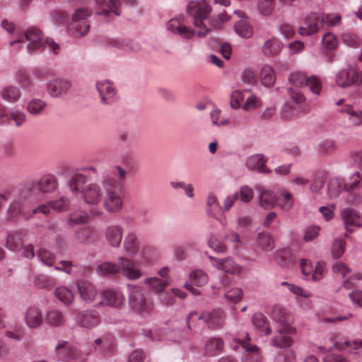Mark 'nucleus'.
<instances>
[{
  "mask_svg": "<svg viewBox=\"0 0 362 362\" xmlns=\"http://www.w3.org/2000/svg\"><path fill=\"white\" fill-rule=\"evenodd\" d=\"M187 11L192 18L193 27L188 25L189 21L183 15H178L166 23L167 30L183 39H192L196 35L199 37H205L211 30L206 23L211 11L210 6L204 0L191 1Z\"/></svg>",
  "mask_w": 362,
  "mask_h": 362,
  "instance_id": "f257e3e1",
  "label": "nucleus"
},
{
  "mask_svg": "<svg viewBox=\"0 0 362 362\" xmlns=\"http://www.w3.org/2000/svg\"><path fill=\"white\" fill-rule=\"evenodd\" d=\"M127 172L119 165L115 166L102 180L104 194L103 208L110 214L119 212L123 208L124 180Z\"/></svg>",
  "mask_w": 362,
  "mask_h": 362,
  "instance_id": "f03ea898",
  "label": "nucleus"
},
{
  "mask_svg": "<svg viewBox=\"0 0 362 362\" xmlns=\"http://www.w3.org/2000/svg\"><path fill=\"white\" fill-rule=\"evenodd\" d=\"M87 177L81 173H76L70 178L68 186L69 190L74 194H80L86 204L90 206H98L101 204L104 191L102 185L97 183L87 184Z\"/></svg>",
  "mask_w": 362,
  "mask_h": 362,
  "instance_id": "7ed1b4c3",
  "label": "nucleus"
},
{
  "mask_svg": "<svg viewBox=\"0 0 362 362\" xmlns=\"http://www.w3.org/2000/svg\"><path fill=\"white\" fill-rule=\"evenodd\" d=\"M117 264L105 262L96 267V273L99 276H112L119 272L129 280L134 281L142 276L143 274L136 267V262L132 259L121 257L118 259Z\"/></svg>",
  "mask_w": 362,
  "mask_h": 362,
  "instance_id": "20e7f679",
  "label": "nucleus"
},
{
  "mask_svg": "<svg viewBox=\"0 0 362 362\" xmlns=\"http://www.w3.org/2000/svg\"><path fill=\"white\" fill-rule=\"evenodd\" d=\"M341 21L340 15L310 13L305 19V26L298 29L301 35H310L316 33L323 25L334 26L339 25Z\"/></svg>",
  "mask_w": 362,
  "mask_h": 362,
  "instance_id": "39448f33",
  "label": "nucleus"
},
{
  "mask_svg": "<svg viewBox=\"0 0 362 362\" xmlns=\"http://www.w3.org/2000/svg\"><path fill=\"white\" fill-rule=\"evenodd\" d=\"M25 37L28 42L26 48L30 54L40 52L46 47L55 54L59 53V45L52 39H45L42 33L37 28H29L25 32Z\"/></svg>",
  "mask_w": 362,
  "mask_h": 362,
  "instance_id": "423d86ee",
  "label": "nucleus"
},
{
  "mask_svg": "<svg viewBox=\"0 0 362 362\" xmlns=\"http://www.w3.org/2000/svg\"><path fill=\"white\" fill-rule=\"evenodd\" d=\"M35 188L33 182H27L18 192L14 190L12 202L7 209L9 218L16 219L21 215H24L26 211V200L29 197L32 190Z\"/></svg>",
  "mask_w": 362,
  "mask_h": 362,
  "instance_id": "0eeeda50",
  "label": "nucleus"
},
{
  "mask_svg": "<svg viewBox=\"0 0 362 362\" xmlns=\"http://www.w3.org/2000/svg\"><path fill=\"white\" fill-rule=\"evenodd\" d=\"M93 13L89 8H78L72 15V21L67 27L69 34L74 37L86 35L89 31L88 18Z\"/></svg>",
  "mask_w": 362,
  "mask_h": 362,
  "instance_id": "6e6552de",
  "label": "nucleus"
},
{
  "mask_svg": "<svg viewBox=\"0 0 362 362\" xmlns=\"http://www.w3.org/2000/svg\"><path fill=\"white\" fill-rule=\"evenodd\" d=\"M129 305L136 312L145 315L153 310V303L151 298H147L142 289L136 286H130Z\"/></svg>",
  "mask_w": 362,
  "mask_h": 362,
  "instance_id": "1a4fd4ad",
  "label": "nucleus"
},
{
  "mask_svg": "<svg viewBox=\"0 0 362 362\" xmlns=\"http://www.w3.org/2000/svg\"><path fill=\"white\" fill-rule=\"evenodd\" d=\"M250 340L248 333L246 334L245 339L234 338L231 343L232 349L237 351L240 346L245 350V352L243 356L242 362H260L261 354L259 349L256 345L250 344L249 343Z\"/></svg>",
  "mask_w": 362,
  "mask_h": 362,
  "instance_id": "9d476101",
  "label": "nucleus"
},
{
  "mask_svg": "<svg viewBox=\"0 0 362 362\" xmlns=\"http://www.w3.org/2000/svg\"><path fill=\"white\" fill-rule=\"evenodd\" d=\"M271 317L279 325L278 333H295L296 329L290 324L289 315L286 309L282 305H274L272 309Z\"/></svg>",
  "mask_w": 362,
  "mask_h": 362,
  "instance_id": "9b49d317",
  "label": "nucleus"
},
{
  "mask_svg": "<svg viewBox=\"0 0 362 362\" xmlns=\"http://www.w3.org/2000/svg\"><path fill=\"white\" fill-rule=\"evenodd\" d=\"M70 199L66 197H62L58 199L49 202L47 204H42L32 210V215L42 213L44 215H48L50 210L56 211H64L68 210L70 206Z\"/></svg>",
  "mask_w": 362,
  "mask_h": 362,
  "instance_id": "f8f14e48",
  "label": "nucleus"
},
{
  "mask_svg": "<svg viewBox=\"0 0 362 362\" xmlns=\"http://www.w3.org/2000/svg\"><path fill=\"white\" fill-rule=\"evenodd\" d=\"M76 322L82 328L93 329L100 323V316L96 310H83L76 314Z\"/></svg>",
  "mask_w": 362,
  "mask_h": 362,
  "instance_id": "ddd939ff",
  "label": "nucleus"
},
{
  "mask_svg": "<svg viewBox=\"0 0 362 362\" xmlns=\"http://www.w3.org/2000/svg\"><path fill=\"white\" fill-rule=\"evenodd\" d=\"M209 258L212 261L211 264L214 267L226 273L232 275H238L240 274L243 271V267L240 264L235 263L231 257L218 259L209 256Z\"/></svg>",
  "mask_w": 362,
  "mask_h": 362,
  "instance_id": "4468645a",
  "label": "nucleus"
},
{
  "mask_svg": "<svg viewBox=\"0 0 362 362\" xmlns=\"http://www.w3.org/2000/svg\"><path fill=\"white\" fill-rule=\"evenodd\" d=\"M76 284L81 298L86 303H92L98 294L94 284L83 279L77 280Z\"/></svg>",
  "mask_w": 362,
  "mask_h": 362,
  "instance_id": "2eb2a0df",
  "label": "nucleus"
},
{
  "mask_svg": "<svg viewBox=\"0 0 362 362\" xmlns=\"http://www.w3.org/2000/svg\"><path fill=\"white\" fill-rule=\"evenodd\" d=\"M71 82L65 78H56L47 83V91L52 97H60L67 93L71 88Z\"/></svg>",
  "mask_w": 362,
  "mask_h": 362,
  "instance_id": "dca6fc26",
  "label": "nucleus"
},
{
  "mask_svg": "<svg viewBox=\"0 0 362 362\" xmlns=\"http://www.w3.org/2000/svg\"><path fill=\"white\" fill-rule=\"evenodd\" d=\"M198 320H202L209 327L214 329L221 326L225 320V313L221 309L214 310L212 312H204Z\"/></svg>",
  "mask_w": 362,
  "mask_h": 362,
  "instance_id": "f3484780",
  "label": "nucleus"
},
{
  "mask_svg": "<svg viewBox=\"0 0 362 362\" xmlns=\"http://www.w3.org/2000/svg\"><path fill=\"white\" fill-rule=\"evenodd\" d=\"M332 343L328 346L321 347V349H324L325 350H329L333 348H337L339 350H344L347 349L348 351L352 354H356L358 353L359 350L362 351V339H356V340H346L344 342L335 341L334 339H331Z\"/></svg>",
  "mask_w": 362,
  "mask_h": 362,
  "instance_id": "a211bd4d",
  "label": "nucleus"
},
{
  "mask_svg": "<svg viewBox=\"0 0 362 362\" xmlns=\"http://www.w3.org/2000/svg\"><path fill=\"white\" fill-rule=\"evenodd\" d=\"M96 88L101 102L104 104H110L116 94V89L112 83L107 80L100 81L97 83Z\"/></svg>",
  "mask_w": 362,
  "mask_h": 362,
  "instance_id": "6ab92c4d",
  "label": "nucleus"
},
{
  "mask_svg": "<svg viewBox=\"0 0 362 362\" xmlns=\"http://www.w3.org/2000/svg\"><path fill=\"white\" fill-rule=\"evenodd\" d=\"M37 185L38 190L43 194H49L54 192L58 187V179L52 174H47L43 175L37 182L30 181Z\"/></svg>",
  "mask_w": 362,
  "mask_h": 362,
  "instance_id": "aec40b11",
  "label": "nucleus"
},
{
  "mask_svg": "<svg viewBox=\"0 0 362 362\" xmlns=\"http://www.w3.org/2000/svg\"><path fill=\"white\" fill-rule=\"evenodd\" d=\"M190 284L187 283L185 288L192 292L194 295L198 296L201 294L199 289L194 288L192 284L197 286H202L208 281L207 274L202 270H195L191 273L189 276Z\"/></svg>",
  "mask_w": 362,
  "mask_h": 362,
  "instance_id": "412c9836",
  "label": "nucleus"
},
{
  "mask_svg": "<svg viewBox=\"0 0 362 362\" xmlns=\"http://www.w3.org/2000/svg\"><path fill=\"white\" fill-rule=\"evenodd\" d=\"M296 258L297 255L296 252L288 247L278 250L274 253V261L281 267L293 265Z\"/></svg>",
  "mask_w": 362,
  "mask_h": 362,
  "instance_id": "4be33fe9",
  "label": "nucleus"
},
{
  "mask_svg": "<svg viewBox=\"0 0 362 362\" xmlns=\"http://www.w3.org/2000/svg\"><path fill=\"white\" fill-rule=\"evenodd\" d=\"M283 48V43L276 37H272L264 42L261 50L266 57H274L279 55Z\"/></svg>",
  "mask_w": 362,
  "mask_h": 362,
  "instance_id": "5701e85b",
  "label": "nucleus"
},
{
  "mask_svg": "<svg viewBox=\"0 0 362 362\" xmlns=\"http://www.w3.org/2000/svg\"><path fill=\"white\" fill-rule=\"evenodd\" d=\"M103 301L106 305H110L113 308H120L124 300L123 294L118 290L116 289H107L105 290L103 293Z\"/></svg>",
  "mask_w": 362,
  "mask_h": 362,
  "instance_id": "b1692460",
  "label": "nucleus"
},
{
  "mask_svg": "<svg viewBox=\"0 0 362 362\" xmlns=\"http://www.w3.org/2000/svg\"><path fill=\"white\" fill-rule=\"evenodd\" d=\"M25 323L30 328L39 327L42 322L43 317L41 310L36 306L28 308L25 313Z\"/></svg>",
  "mask_w": 362,
  "mask_h": 362,
  "instance_id": "393cba45",
  "label": "nucleus"
},
{
  "mask_svg": "<svg viewBox=\"0 0 362 362\" xmlns=\"http://www.w3.org/2000/svg\"><path fill=\"white\" fill-rule=\"evenodd\" d=\"M4 122L17 127H21L26 121L25 113L20 110L12 109L1 115Z\"/></svg>",
  "mask_w": 362,
  "mask_h": 362,
  "instance_id": "a878e982",
  "label": "nucleus"
},
{
  "mask_svg": "<svg viewBox=\"0 0 362 362\" xmlns=\"http://www.w3.org/2000/svg\"><path fill=\"white\" fill-rule=\"evenodd\" d=\"M123 229L120 226L112 225L105 229V238L108 243L114 247L119 246L122 238Z\"/></svg>",
  "mask_w": 362,
  "mask_h": 362,
  "instance_id": "bb28decb",
  "label": "nucleus"
},
{
  "mask_svg": "<svg viewBox=\"0 0 362 362\" xmlns=\"http://www.w3.org/2000/svg\"><path fill=\"white\" fill-rule=\"evenodd\" d=\"M234 13L241 18L235 25L236 33L242 37H251L253 34V30L251 25L245 20V13L242 11H235Z\"/></svg>",
  "mask_w": 362,
  "mask_h": 362,
  "instance_id": "cd10ccee",
  "label": "nucleus"
},
{
  "mask_svg": "<svg viewBox=\"0 0 362 362\" xmlns=\"http://www.w3.org/2000/svg\"><path fill=\"white\" fill-rule=\"evenodd\" d=\"M344 221L345 228L349 232H352L354 227L361 225V217L358 213L351 209H345L341 214Z\"/></svg>",
  "mask_w": 362,
  "mask_h": 362,
  "instance_id": "c85d7f7f",
  "label": "nucleus"
},
{
  "mask_svg": "<svg viewBox=\"0 0 362 362\" xmlns=\"http://www.w3.org/2000/svg\"><path fill=\"white\" fill-rule=\"evenodd\" d=\"M339 111L349 115V120L353 127L362 126V110H356L354 105L346 103Z\"/></svg>",
  "mask_w": 362,
  "mask_h": 362,
  "instance_id": "c756f323",
  "label": "nucleus"
},
{
  "mask_svg": "<svg viewBox=\"0 0 362 362\" xmlns=\"http://www.w3.org/2000/svg\"><path fill=\"white\" fill-rule=\"evenodd\" d=\"M66 321L64 314L58 309H51L46 313L45 322L51 327H62L65 325Z\"/></svg>",
  "mask_w": 362,
  "mask_h": 362,
  "instance_id": "7c9ffc66",
  "label": "nucleus"
},
{
  "mask_svg": "<svg viewBox=\"0 0 362 362\" xmlns=\"http://www.w3.org/2000/svg\"><path fill=\"white\" fill-rule=\"evenodd\" d=\"M98 6L106 5V8H103L99 15H103L105 16H109L112 13L115 16H119L121 14L120 10V1L119 0H94Z\"/></svg>",
  "mask_w": 362,
  "mask_h": 362,
  "instance_id": "2f4dec72",
  "label": "nucleus"
},
{
  "mask_svg": "<svg viewBox=\"0 0 362 362\" xmlns=\"http://www.w3.org/2000/svg\"><path fill=\"white\" fill-rule=\"evenodd\" d=\"M257 189L260 192V206L264 209L273 208L277 203V198L274 192L262 187H257Z\"/></svg>",
  "mask_w": 362,
  "mask_h": 362,
  "instance_id": "473e14b6",
  "label": "nucleus"
},
{
  "mask_svg": "<svg viewBox=\"0 0 362 362\" xmlns=\"http://www.w3.org/2000/svg\"><path fill=\"white\" fill-rule=\"evenodd\" d=\"M223 346L224 342L221 338H209L205 343V354L210 356L218 355L222 352Z\"/></svg>",
  "mask_w": 362,
  "mask_h": 362,
  "instance_id": "72a5a7b5",
  "label": "nucleus"
},
{
  "mask_svg": "<svg viewBox=\"0 0 362 362\" xmlns=\"http://www.w3.org/2000/svg\"><path fill=\"white\" fill-rule=\"evenodd\" d=\"M25 233L23 230H16L10 233L6 238V247L10 250H17L20 249L23 243V238Z\"/></svg>",
  "mask_w": 362,
  "mask_h": 362,
  "instance_id": "f704fd0d",
  "label": "nucleus"
},
{
  "mask_svg": "<svg viewBox=\"0 0 362 362\" xmlns=\"http://www.w3.org/2000/svg\"><path fill=\"white\" fill-rule=\"evenodd\" d=\"M252 322L255 329H257L260 334L269 335L272 333L269 321L263 314L260 313H255L252 317Z\"/></svg>",
  "mask_w": 362,
  "mask_h": 362,
  "instance_id": "c9c22d12",
  "label": "nucleus"
},
{
  "mask_svg": "<svg viewBox=\"0 0 362 362\" xmlns=\"http://www.w3.org/2000/svg\"><path fill=\"white\" fill-rule=\"evenodd\" d=\"M123 244L128 255L134 257L139 252V243L134 233H129L125 236Z\"/></svg>",
  "mask_w": 362,
  "mask_h": 362,
  "instance_id": "e433bc0d",
  "label": "nucleus"
},
{
  "mask_svg": "<svg viewBox=\"0 0 362 362\" xmlns=\"http://www.w3.org/2000/svg\"><path fill=\"white\" fill-rule=\"evenodd\" d=\"M265 163L266 159L262 155H252L247 159L246 166L250 170H255L259 173H267Z\"/></svg>",
  "mask_w": 362,
  "mask_h": 362,
  "instance_id": "4c0bfd02",
  "label": "nucleus"
},
{
  "mask_svg": "<svg viewBox=\"0 0 362 362\" xmlns=\"http://www.w3.org/2000/svg\"><path fill=\"white\" fill-rule=\"evenodd\" d=\"M260 81L264 86L270 87L274 84L276 75L273 68L268 65H264L259 73Z\"/></svg>",
  "mask_w": 362,
  "mask_h": 362,
  "instance_id": "58836bf2",
  "label": "nucleus"
},
{
  "mask_svg": "<svg viewBox=\"0 0 362 362\" xmlns=\"http://www.w3.org/2000/svg\"><path fill=\"white\" fill-rule=\"evenodd\" d=\"M96 231L90 227H86L78 230L75 234V240L79 243H89L95 241Z\"/></svg>",
  "mask_w": 362,
  "mask_h": 362,
  "instance_id": "ea45409f",
  "label": "nucleus"
},
{
  "mask_svg": "<svg viewBox=\"0 0 362 362\" xmlns=\"http://www.w3.org/2000/svg\"><path fill=\"white\" fill-rule=\"evenodd\" d=\"M21 95L20 89L13 86L4 87L1 92V98L11 103H16Z\"/></svg>",
  "mask_w": 362,
  "mask_h": 362,
  "instance_id": "a19ab883",
  "label": "nucleus"
},
{
  "mask_svg": "<svg viewBox=\"0 0 362 362\" xmlns=\"http://www.w3.org/2000/svg\"><path fill=\"white\" fill-rule=\"evenodd\" d=\"M258 246L264 251H271L274 249L275 242L273 237L268 233H259L257 236Z\"/></svg>",
  "mask_w": 362,
  "mask_h": 362,
  "instance_id": "79ce46f5",
  "label": "nucleus"
},
{
  "mask_svg": "<svg viewBox=\"0 0 362 362\" xmlns=\"http://www.w3.org/2000/svg\"><path fill=\"white\" fill-rule=\"evenodd\" d=\"M56 351L64 360L75 358L77 356V350L69 346L64 341H59Z\"/></svg>",
  "mask_w": 362,
  "mask_h": 362,
  "instance_id": "37998d69",
  "label": "nucleus"
},
{
  "mask_svg": "<svg viewBox=\"0 0 362 362\" xmlns=\"http://www.w3.org/2000/svg\"><path fill=\"white\" fill-rule=\"evenodd\" d=\"M348 185H345L344 181L339 178H334L329 181L328 184V192L331 197H336L344 191L346 192Z\"/></svg>",
  "mask_w": 362,
  "mask_h": 362,
  "instance_id": "c03bdc74",
  "label": "nucleus"
},
{
  "mask_svg": "<svg viewBox=\"0 0 362 362\" xmlns=\"http://www.w3.org/2000/svg\"><path fill=\"white\" fill-rule=\"evenodd\" d=\"M54 295L65 305H70L74 300L72 291L65 286L57 287L54 291Z\"/></svg>",
  "mask_w": 362,
  "mask_h": 362,
  "instance_id": "a18cd8bd",
  "label": "nucleus"
},
{
  "mask_svg": "<svg viewBox=\"0 0 362 362\" xmlns=\"http://www.w3.org/2000/svg\"><path fill=\"white\" fill-rule=\"evenodd\" d=\"M37 256L42 264L47 267H52L55 262V255L45 247H41L37 252Z\"/></svg>",
  "mask_w": 362,
  "mask_h": 362,
  "instance_id": "49530a36",
  "label": "nucleus"
},
{
  "mask_svg": "<svg viewBox=\"0 0 362 362\" xmlns=\"http://www.w3.org/2000/svg\"><path fill=\"white\" fill-rule=\"evenodd\" d=\"M336 83L341 87L353 85L352 69H343L340 71L336 76Z\"/></svg>",
  "mask_w": 362,
  "mask_h": 362,
  "instance_id": "de8ad7c7",
  "label": "nucleus"
},
{
  "mask_svg": "<svg viewBox=\"0 0 362 362\" xmlns=\"http://www.w3.org/2000/svg\"><path fill=\"white\" fill-rule=\"evenodd\" d=\"M281 285L286 286L291 293H293L296 296L310 298L313 296L310 291L298 285L290 284L286 281L281 282Z\"/></svg>",
  "mask_w": 362,
  "mask_h": 362,
  "instance_id": "09e8293b",
  "label": "nucleus"
},
{
  "mask_svg": "<svg viewBox=\"0 0 362 362\" xmlns=\"http://www.w3.org/2000/svg\"><path fill=\"white\" fill-rule=\"evenodd\" d=\"M46 103L40 99H33L27 105V110L33 115H38L43 112Z\"/></svg>",
  "mask_w": 362,
  "mask_h": 362,
  "instance_id": "8fccbe9b",
  "label": "nucleus"
},
{
  "mask_svg": "<svg viewBox=\"0 0 362 362\" xmlns=\"http://www.w3.org/2000/svg\"><path fill=\"white\" fill-rule=\"evenodd\" d=\"M146 284L155 292L160 293L168 284V281L167 279H160L158 277H152L146 279Z\"/></svg>",
  "mask_w": 362,
  "mask_h": 362,
  "instance_id": "3c124183",
  "label": "nucleus"
},
{
  "mask_svg": "<svg viewBox=\"0 0 362 362\" xmlns=\"http://www.w3.org/2000/svg\"><path fill=\"white\" fill-rule=\"evenodd\" d=\"M281 198L277 199V204L284 211L290 210L293 205V195L286 191H283L281 194Z\"/></svg>",
  "mask_w": 362,
  "mask_h": 362,
  "instance_id": "603ef678",
  "label": "nucleus"
},
{
  "mask_svg": "<svg viewBox=\"0 0 362 362\" xmlns=\"http://www.w3.org/2000/svg\"><path fill=\"white\" fill-rule=\"evenodd\" d=\"M186 293L177 288H173L169 292L163 293L160 294V300L166 305H171L173 303V296H177L182 299L185 298Z\"/></svg>",
  "mask_w": 362,
  "mask_h": 362,
  "instance_id": "864d4df0",
  "label": "nucleus"
},
{
  "mask_svg": "<svg viewBox=\"0 0 362 362\" xmlns=\"http://www.w3.org/2000/svg\"><path fill=\"white\" fill-rule=\"evenodd\" d=\"M287 333H281L279 334V335L275 336L272 339V344L274 346L280 347V348H285L291 346L293 340L291 337L286 335ZM288 334H291L290 333H288Z\"/></svg>",
  "mask_w": 362,
  "mask_h": 362,
  "instance_id": "5fc2aeb1",
  "label": "nucleus"
},
{
  "mask_svg": "<svg viewBox=\"0 0 362 362\" xmlns=\"http://www.w3.org/2000/svg\"><path fill=\"white\" fill-rule=\"evenodd\" d=\"M274 5L275 0H259L258 11L262 16H270L274 11Z\"/></svg>",
  "mask_w": 362,
  "mask_h": 362,
  "instance_id": "6e6d98bb",
  "label": "nucleus"
},
{
  "mask_svg": "<svg viewBox=\"0 0 362 362\" xmlns=\"http://www.w3.org/2000/svg\"><path fill=\"white\" fill-rule=\"evenodd\" d=\"M208 213L216 216L221 210L218 199L214 194H210L207 198Z\"/></svg>",
  "mask_w": 362,
  "mask_h": 362,
  "instance_id": "4d7b16f0",
  "label": "nucleus"
},
{
  "mask_svg": "<svg viewBox=\"0 0 362 362\" xmlns=\"http://www.w3.org/2000/svg\"><path fill=\"white\" fill-rule=\"evenodd\" d=\"M88 221L89 216L86 214H79L77 213H72L68 218V224L70 226H74L76 225L86 223Z\"/></svg>",
  "mask_w": 362,
  "mask_h": 362,
  "instance_id": "13d9d810",
  "label": "nucleus"
},
{
  "mask_svg": "<svg viewBox=\"0 0 362 362\" xmlns=\"http://www.w3.org/2000/svg\"><path fill=\"white\" fill-rule=\"evenodd\" d=\"M243 296L240 288H233L225 293L226 299L230 303H237L241 300Z\"/></svg>",
  "mask_w": 362,
  "mask_h": 362,
  "instance_id": "bf43d9fd",
  "label": "nucleus"
},
{
  "mask_svg": "<svg viewBox=\"0 0 362 362\" xmlns=\"http://www.w3.org/2000/svg\"><path fill=\"white\" fill-rule=\"evenodd\" d=\"M307 76L301 72H293L290 75L289 82L293 88L301 87L306 83Z\"/></svg>",
  "mask_w": 362,
  "mask_h": 362,
  "instance_id": "052dcab7",
  "label": "nucleus"
},
{
  "mask_svg": "<svg viewBox=\"0 0 362 362\" xmlns=\"http://www.w3.org/2000/svg\"><path fill=\"white\" fill-rule=\"evenodd\" d=\"M305 85L315 94H319L322 89L321 81L315 76H310L306 79Z\"/></svg>",
  "mask_w": 362,
  "mask_h": 362,
  "instance_id": "680f3d73",
  "label": "nucleus"
},
{
  "mask_svg": "<svg viewBox=\"0 0 362 362\" xmlns=\"http://www.w3.org/2000/svg\"><path fill=\"white\" fill-rule=\"evenodd\" d=\"M325 175L322 173H317L314 175L310 185L312 192H317L322 187L325 183Z\"/></svg>",
  "mask_w": 362,
  "mask_h": 362,
  "instance_id": "e2e57ef3",
  "label": "nucleus"
},
{
  "mask_svg": "<svg viewBox=\"0 0 362 362\" xmlns=\"http://www.w3.org/2000/svg\"><path fill=\"white\" fill-rule=\"evenodd\" d=\"M322 45L327 49H334L338 45L336 36L331 33H327L322 37Z\"/></svg>",
  "mask_w": 362,
  "mask_h": 362,
  "instance_id": "0e129e2a",
  "label": "nucleus"
},
{
  "mask_svg": "<svg viewBox=\"0 0 362 362\" xmlns=\"http://www.w3.org/2000/svg\"><path fill=\"white\" fill-rule=\"evenodd\" d=\"M210 115L214 125L221 126L228 122L227 119L221 117V111L217 108H214Z\"/></svg>",
  "mask_w": 362,
  "mask_h": 362,
  "instance_id": "69168bd1",
  "label": "nucleus"
},
{
  "mask_svg": "<svg viewBox=\"0 0 362 362\" xmlns=\"http://www.w3.org/2000/svg\"><path fill=\"white\" fill-rule=\"evenodd\" d=\"M343 42L348 46L356 47L359 45L360 41L358 36L351 33H344L341 35Z\"/></svg>",
  "mask_w": 362,
  "mask_h": 362,
  "instance_id": "338daca9",
  "label": "nucleus"
},
{
  "mask_svg": "<svg viewBox=\"0 0 362 362\" xmlns=\"http://www.w3.org/2000/svg\"><path fill=\"white\" fill-rule=\"evenodd\" d=\"M275 362H296V356L292 351L285 350L276 356Z\"/></svg>",
  "mask_w": 362,
  "mask_h": 362,
  "instance_id": "774afa93",
  "label": "nucleus"
}]
</instances>
